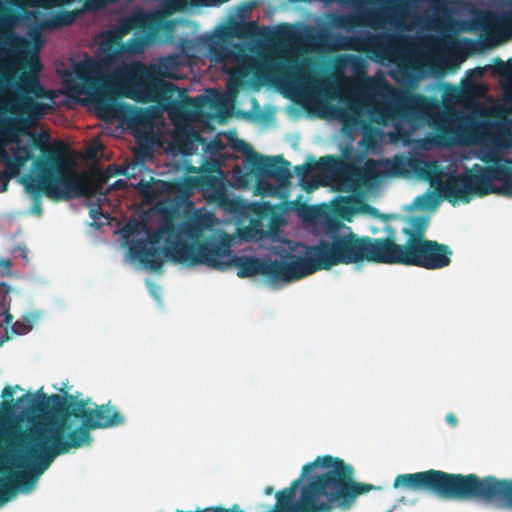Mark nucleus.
Instances as JSON below:
<instances>
[{
    "mask_svg": "<svg viewBox=\"0 0 512 512\" xmlns=\"http://www.w3.org/2000/svg\"><path fill=\"white\" fill-rule=\"evenodd\" d=\"M273 491H274V488L271 487V486H268V487L265 488L264 492H265L266 495H270V494L273 493Z\"/></svg>",
    "mask_w": 512,
    "mask_h": 512,
    "instance_id": "obj_55",
    "label": "nucleus"
},
{
    "mask_svg": "<svg viewBox=\"0 0 512 512\" xmlns=\"http://www.w3.org/2000/svg\"><path fill=\"white\" fill-rule=\"evenodd\" d=\"M0 266H2L3 268L9 269L11 267V261L9 259L1 260Z\"/></svg>",
    "mask_w": 512,
    "mask_h": 512,
    "instance_id": "obj_52",
    "label": "nucleus"
},
{
    "mask_svg": "<svg viewBox=\"0 0 512 512\" xmlns=\"http://www.w3.org/2000/svg\"><path fill=\"white\" fill-rule=\"evenodd\" d=\"M160 18L157 14L137 10L119 20L114 29L101 34L100 47L104 52L117 53L123 47V38L132 30H139L154 34L159 26Z\"/></svg>",
    "mask_w": 512,
    "mask_h": 512,
    "instance_id": "obj_13",
    "label": "nucleus"
},
{
    "mask_svg": "<svg viewBox=\"0 0 512 512\" xmlns=\"http://www.w3.org/2000/svg\"><path fill=\"white\" fill-rule=\"evenodd\" d=\"M412 171L416 173L420 178L428 180L432 186H435L439 194L443 197L440 192V184L444 181L440 180L442 175V169L435 161H425L418 158H414Z\"/></svg>",
    "mask_w": 512,
    "mask_h": 512,
    "instance_id": "obj_18",
    "label": "nucleus"
},
{
    "mask_svg": "<svg viewBox=\"0 0 512 512\" xmlns=\"http://www.w3.org/2000/svg\"><path fill=\"white\" fill-rule=\"evenodd\" d=\"M343 63L350 65L356 75L365 77L366 66L364 60L361 57L353 54L346 55L344 57Z\"/></svg>",
    "mask_w": 512,
    "mask_h": 512,
    "instance_id": "obj_36",
    "label": "nucleus"
},
{
    "mask_svg": "<svg viewBox=\"0 0 512 512\" xmlns=\"http://www.w3.org/2000/svg\"><path fill=\"white\" fill-rule=\"evenodd\" d=\"M471 86H472L474 89L478 88V85H477V84H475V83H471Z\"/></svg>",
    "mask_w": 512,
    "mask_h": 512,
    "instance_id": "obj_57",
    "label": "nucleus"
},
{
    "mask_svg": "<svg viewBox=\"0 0 512 512\" xmlns=\"http://www.w3.org/2000/svg\"><path fill=\"white\" fill-rule=\"evenodd\" d=\"M136 188L145 197L150 196L153 193L152 183L143 179L139 181V183L136 185Z\"/></svg>",
    "mask_w": 512,
    "mask_h": 512,
    "instance_id": "obj_39",
    "label": "nucleus"
},
{
    "mask_svg": "<svg viewBox=\"0 0 512 512\" xmlns=\"http://www.w3.org/2000/svg\"><path fill=\"white\" fill-rule=\"evenodd\" d=\"M25 404L22 414L1 435L0 461L5 464L0 478V506L17 491L30 492L55 457L91 443V430L117 427L124 415L111 401L93 404L75 400L66 393L47 396L42 389L26 393L17 400Z\"/></svg>",
    "mask_w": 512,
    "mask_h": 512,
    "instance_id": "obj_1",
    "label": "nucleus"
},
{
    "mask_svg": "<svg viewBox=\"0 0 512 512\" xmlns=\"http://www.w3.org/2000/svg\"><path fill=\"white\" fill-rule=\"evenodd\" d=\"M40 197L39 196L37 198V200L35 199L34 196H32V199H33V211L37 214V215H41L42 214V207H41V202H40Z\"/></svg>",
    "mask_w": 512,
    "mask_h": 512,
    "instance_id": "obj_48",
    "label": "nucleus"
},
{
    "mask_svg": "<svg viewBox=\"0 0 512 512\" xmlns=\"http://www.w3.org/2000/svg\"><path fill=\"white\" fill-rule=\"evenodd\" d=\"M409 223L410 227L402 229V234L406 236V241L404 244H398L396 242L395 229H387V235L384 238L390 257L428 240L425 237V233L428 227L427 218L424 216L412 217Z\"/></svg>",
    "mask_w": 512,
    "mask_h": 512,
    "instance_id": "obj_15",
    "label": "nucleus"
},
{
    "mask_svg": "<svg viewBox=\"0 0 512 512\" xmlns=\"http://www.w3.org/2000/svg\"><path fill=\"white\" fill-rule=\"evenodd\" d=\"M90 216L92 219L96 220V219H99L100 217H104L105 219H108L109 218V215L108 214H105L103 211H101L100 209H95V208H92L90 210Z\"/></svg>",
    "mask_w": 512,
    "mask_h": 512,
    "instance_id": "obj_45",
    "label": "nucleus"
},
{
    "mask_svg": "<svg viewBox=\"0 0 512 512\" xmlns=\"http://www.w3.org/2000/svg\"><path fill=\"white\" fill-rule=\"evenodd\" d=\"M414 158L396 155L384 162L386 173L389 176H407L412 171Z\"/></svg>",
    "mask_w": 512,
    "mask_h": 512,
    "instance_id": "obj_23",
    "label": "nucleus"
},
{
    "mask_svg": "<svg viewBox=\"0 0 512 512\" xmlns=\"http://www.w3.org/2000/svg\"><path fill=\"white\" fill-rule=\"evenodd\" d=\"M38 319L37 313H29L25 315L21 320H17L12 326V333L16 335L27 334L33 328V325Z\"/></svg>",
    "mask_w": 512,
    "mask_h": 512,
    "instance_id": "obj_30",
    "label": "nucleus"
},
{
    "mask_svg": "<svg viewBox=\"0 0 512 512\" xmlns=\"http://www.w3.org/2000/svg\"><path fill=\"white\" fill-rule=\"evenodd\" d=\"M77 16L76 11H59L48 19L47 26L51 28L68 26L75 22Z\"/></svg>",
    "mask_w": 512,
    "mask_h": 512,
    "instance_id": "obj_29",
    "label": "nucleus"
},
{
    "mask_svg": "<svg viewBox=\"0 0 512 512\" xmlns=\"http://www.w3.org/2000/svg\"><path fill=\"white\" fill-rule=\"evenodd\" d=\"M96 109L105 116H113L116 112V105L111 98L99 96L95 100Z\"/></svg>",
    "mask_w": 512,
    "mask_h": 512,
    "instance_id": "obj_32",
    "label": "nucleus"
},
{
    "mask_svg": "<svg viewBox=\"0 0 512 512\" xmlns=\"http://www.w3.org/2000/svg\"><path fill=\"white\" fill-rule=\"evenodd\" d=\"M185 92L184 91H179V95L182 96Z\"/></svg>",
    "mask_w": 512,
    "mask_h": 512,
    "instance_id": "obj_59",
    "label": "nucleus"
},
{
    "mask_svg": "<svg viewBox=\"0 0 512 512\" xmlns=\"http://www.w3.org/2000/svg\"><path fill=\"white\" fill-rule=\"evenodd\" d=\"M287 82L291 86H311L319 94L326 98H334L336 87L332 83L319 81L315 76L309 74L304 68L295 66L287 73Z\"/></svg>",
    "mask_w": 512,
    "mask_h": 512,
    "instance_id": "obj_17",
    "label": "nucleus"
},
{
    "mask_svg": "<svg viewBox=\"0 0 512 512\" xmlns=\"http://www.w3.org/2000/svg\"><path fill=\"white\" fill-rule=\"evenodd\" d=\"M207 182H209V183H211V184H212L213 182H215V179L210 178V179H208V180H207Z\"/></svg>",
    "mask_w": 512,
    "mask_h": 512,
    "instance_id": "obj_56",
    "label": "nucleus"
},
{
    "mask_svg": "<svg viewBox=\"0 0 512 512\" xmlns=\"http://www.w3.org/2000/svg\"><path fill=\"white\" fill-rule=\"evenodd\" d=\"M482 41L484 42V44L487 47H495L496 45H498L500 43L496 39V37L494 35H491V34L482 35Z\"/></svg>",
    "mask_w": 512,
    "mask_h": 512,
    "instance_id": "obj_43",
    "label": "nucleus"
},
{
    "mask_svg": "<svg viewBox=\"0 0 512 512\" xmlns=\"http://www.w3.org/2000/svg\"><path fill=\"white\" fill-rule=\"evenodd\" d=\"M202 244H189L181 238L173 224H165L148 233L146 239L131 243L129 251L144 266L156 271L164 264L163 256L174 263L196 266Z\"/></svg>",
    "mask_w": 512,
    "mask_h": 512,
    "instance_id": "obj_6",
    "label": "nucleus"
},
{
    "mask_svg": "<svg viewBox=\"0 0 512 512\" xmlns=\"http://www.w3.org/2000/svg\"><path fill=\"white\" fill-rule=\"evenodd\" d=\"M350 109L353 110V111L357 110L353 105L350 106Z\"/></svg>",
    "mask_w": 512,
    "mask_h": 512,
    "instance_id": "obj_58",
    "label": "nucleus"
},
{
    "mask_svg": "<svg viewBox=\"0 0 512 512\" xmlns=\"http://www.w3.org/2000/svg\"><path fill=\"white\" fill-rule=\"evenodd\" d=\"M126 186H127V184L124 180H116L114 183L110 184L108 187H105V185H103L102 189H99L98 183H96L95 190L98 194H100L102 196H106L109 192H111L113 190L124 189V188H126Z\"/></svg>",
    "mask_w": 512,
    "mask_h": 512,
    "instance_id": "obj_38",
    "label": "nucleus"
},
{
    "mask_svg": "<svg viewBox=\"0 0 512 512\" xmlns=\"http://www.w3.org/2000/svg\"><path fill=\"white\" fill-rule=\"evenodd\" d=\"M343 63L350 65L356 75L365 77L366 66L364 60L361 57L353 54L346 55L344 57Z\"/></svg>",
    "mask_w": 512,
    "mask_h": 512,
    "instance_id": "obj_35",
    "label": "nucleus"
},
{
    "mask_svg": "<svg viewBox=\"0 0 512 512\" xmlns=\"http://www.w3.org/2000/svg\"><path fill=\"white\" fill-rule=\"evenodd\" d=\"M131 51H139L143 48V39L142 38H133L131 39Z\"/></svg>",
    "mask_w": 512,
    "mask_h": 512,
    "instance_id": "obj_46",
    "label": "nucleus"
},
{
    "mask_svg": "<svg viewBox=\"0 0 512 512\" xmlns=\"http://www.w3.org/2000/svg\"><path fill=\"white\" fill-rule=\"evenodd\" d=\"M446 501H475L512 510V478L445 472Z\"/></svg>",
    "mask_w": 512,
    "mask_h": 512,
    "instance_id": "obj_7",
    "label": "nucleus"
},
{
    "mask_svg": "<svg viewBox=\"0 0 512 512\" xmlns=\"http://www.w3.org/2000/svg\"><path fill=\"white\" fill-rule=\"evenodd\" d=\"M244 165L262 177L276 180L281 186L290 183V163L282 156H264L252 153L244 158Z\"/></svg>",
    "mask_w": 512,
    "mask_h": 512,
    "instance_id": "obj_14",
    "label": "nucleus"
},
{
    "mask_svg": "<svg viewBox=\"0 0 512 512\" xmlns=\"http://www.w3.org/2000/svg\"><path fill=\"white\" fill-rule=\"evenodd\" d=\"M6 161H7V163L5 165V169L3 170V172H7L8 175L12 178L18 174L19 167L14 162H12L10 159L6 160Z\"/></svg>",
    "mask_w": 512,
    "mask_h": 512,
    "instance_id": "obj_41",
    "label": "nucleus"
},
{
    "mask_svg": "<svg viewBox=\"0 0 512 512\" xmlns=\"http://www.w3.org/2000/svg\"><path fill=\"white\" fill-rule=\"evenodd\" d=\"M128 169H129L128 167L120 168L116 165L108 166V168L104 172L100 173V175L98 176V179H97L98 188L102 189L103 185H105L110 178L115 177L117 175L130 176Z\"/></svg>",
    "mask_w": 512,
    "mask_h": 512,
    "instance_id": "obj_31",
    "label": "nucleus"
},
{
    "mask_svg": "<svg viewBox=\"0 0 512 512\" xmlns=\"http://www.w3.org/2000/svg\"><path fill=\"white\" fill-rule=\"evenodd\" d=\"M347 229V233L331 229L328 232L329 240L323 239L317 245L308 246L305 256H298L302 278L339 264H390L384 237L358 236L349 227Z\"/></svg>",
    "mask_w": 512,
    "mask_h": 512,
    "instance_id": "obj_2",
    "label": "nucleus"
},
{
    "mask_svg": "<svg viewBox=\"0 0 512 512\" xmlns=\"http://www.w3.org/2000/svg\"><path fill=\"white\" fill-rule=\"evenodd\" d=\"M453 251L435 240H426L390 257V264L438 270L450 265Z\"/></svg>",
    "mask_w": 512,
    "mask_h": 512,
    "instance_id": "obj_12",
    "label": "nucleus"
},
{
    "mask_svg": "<svg viewBox=\"0 0 512 512\" xmlns=\"http://www.w3.org/2000/svg\"><path fill=\"white\" fill-rule=\"evenodd\" d=\"M479 159L485 166L474 164L460 174H448L440 184L443 198L451 203H468L474 196L500 195V185H505L512 172V159L495 149L482 151Z\"/></svg>",
    "mask_w": 512,
    "mask_h": 512,
    "instance_id": "obj_4",
    "label": "nucleus"
},
{
    "mask_svg": "<svg viewBox=\"0 0 512 512\" xmlns=\"http://www.w3.org/2000/svg\"><path fill=\"white\" fill-rule=\"evenodd\" d=\"M503 5L512 7V0H499Z\"/></svg>",
    "mask_w": 512,
    "mask_h": 512,
    "instance_id": "obj_53",
    "label": "nucleus"
},
{
    "mask_svg": "<svg viewBox=\"0 0 512 512\" xmlns=\"http://www.w3.org/2000/svg\"><path fill=\"white\" fill-rule=\"evenodd\" d=\"M292 36H293V29L289 24L280 25L274 33L275 40H277L279 42L289 41L292 38Z\"/></svg>",
    "mask_w": 512,
    "mask_h": 512,
    "instance_id": "obj_37",
    "label": "nucleus"
},
{
    "mask_svg": "<svg viewBox=\"0 0 512 512\" xmlns=\"http://www.w3.org/2000/svg\"><path fill=\"white\" fill-rule=\"evenodd\" d=\"M403 36L396 34L364 33L354 36L338 35L334 41L337 50L367 53L378 60L393 61L401 53Z\"/></svg>",
    "mask_w": 512,
    "mask_h": 512,
    "instance_id": "obj_11",
    "label": "nucleus"
},
{
    "mask_svg": "<svg viewBox=\"0 0 512 512\" xmlns=\"http://www.w3.org/2000/svg\"><path fill=\"white\" fill-rule=\"evenodd\" d=\"M10 291L11 287L7 283L0 282V292L2 293V298L0 299V307L2 309V313H0V346L10 339L7 329V325L13 321V316L10 313L11 301L8 299Z\"/></svg>",
    "mask_w": 512,
    "mask_h": 512,
    "instance_id": "obj_20",
    "label": "nucleus"
},
{
    "mask_svg": "<svg viewBox=\"0 0 512 512\" xmlns=\"http://www.w3.org/2000/svg\"><path fill=\"white\" fill-rule=\"evenodd\" d=\"M446 421L452 427H455L457 425V423H458L457 418H456V416L453 413H449L446 416Z\"/></svg>",
    "mask_w": 512,
    "mask_h": 512,
    "instance_id": "obj_50",
    "label": "nucleus"
},
{
    "mask_svg": "<svg viewBox=\"0 0 512 512\" xmlns=\"http://www.w3.org/2000/svg\"><path fill=\"white\" fill-rule=\"evenodd\" d=\"M235 148L241 152H243L245 154V157L247 155H251L252 153H256L251 145H249L248 143H246L245 141L241 140V141H238V143L235 145Z\"/></svg>",
    "mask_w": 512,
    "mask_h": 512,
    "instance_id": "obj_40",
    "label": "nucleus"
},
{
    "mask_svg": "<svg viewBox=\"0 0 512 512\" xmlns=\"http://www.w3.org/2000/svg\"><path fill=\"white\" fill-rule=\"evenodd\" d=\"M468 73L472 77L480 78L483 76L484 70H483V68L478 67V68H474V69L470 70Z\"/></svg>",
    "mask_w": 512,
    "mask_h": 512,
    "instance_id": "obj_49",
    "label": "nucleus"
},
{
    "mask_svg": "<svg viewBox=\"0 0 512 512\" xmlns=\"http://www.w3.org/2000/svg\"><path fill=\"white\" fill-rule=\"evenodd\" d=\"M217 223V218L212 212L196 210L194 214L181 223L178 232L181 238L190 240L189 244H202L214 239H204L205 233L211 231Z\"/></svg>",
    "mask_w": 512,
    "mask_h": 512,
    "instance_id": "obj_16",
    "label": "nucleus"
},
{
    "mask_svg": "<svg viewBox=\"0 0 512 512\" xmlns=\"http://www.w3.org/2000/svg\"><path fill=\"white\" fill-rule=\"evenodd\" d=\"M64 158L53 151L47 159L37 160V176L25 183L26 191L35 199L41 195L59 201L83 194V183L77 173L64 167Z\"/></svg>",
    "mask_w": 512,
    "mask_h": 512,
    "instance_id": "obj_9",
    "label": "nucleus"
},
{
    "mask_svg": "<svg viewBox=\"0 0 512 512\" xmlns=\"http://www.w3.org/2000/svg\"><path fill=\"white\" fill-rule=\"evenodd\" d=\"M177 91L178 87L175 84L159 79L145 63L136 62L127 71L124 95L136 102H153L165 108L174 105L175 108L181 109L184 104L199 108L206 100L203 95L194 98L186 96L183 103H178L174 101Z\"/></svg>",
    "mask_w": 512,
    "mask_h": 512,
    "instance_id": "obj_8",
    "label": "nucleus"
},
{
    "mask_svg": "<svg viewBox=\"0 0 512 512\" xmlns=\"http://www.w3.org/2000/svg\"><path fill=\"white\" fill-rule=\"evenodd\" d=\"M11 46L18 57L0 65V110L9 106L36 115L40 104L33 97H46L40 81L43 65L38 51L31 50L30 42L20 36L13 38Z\"/></svg>",
    "mask_w": 512,
    "mask_h": 512,
    "instance_id": "obj_3",
    "label": "nucleus"
},
{
    "mask_svg": "<svg viewBox=\"0 0 512 512\" xmlns=\"http://www.w3.org/2000/svg\"><path fill=\"white\" fill-rule=\"evenodd\" d=\"M262 189L265 195H275L277 192V187L269 183L262 186Z\"/></svg>",
    "mask_w": 512,
    "mask_h": 512,
    "instance_id": "obj_47",
    "label": "nucleus"
},
{
    "mask_svg": "<svg viewBox=\"0 0 512 512\" xmlns=\"http://www.w3.org/2000/svg\"><path fill=\"white\" fill-rule=\"evenodd\" d=\"M428 200H433V198L431 195L425 194L417 197L416 203L421 207H428L430 206V204L427 203Z\"/></svg>",
    "mask_w": 512,
    "mask_h": 512,
    "instance_id": "obj_44",
    "label": "nucleus"
},
{
    "mask_svg": "<svg viewBox=\"0 0 512 512\" xmlns=\"http://www.w3.org/2000/svg\"><path fill=\"white\" fill-rule=\"evenodd\" d=\"M259 26L255 21H249L239 24L236 27V35L240 38H251L258 34Z\"/></svg>",
    "mask_w": 512,
    "mask_h": 512,
    "instance_id": "obj_33",
    "label": "nucleus"
},
{
    "mask_svg": "<svg viewBox=\"0 0 512 512\" xmlns=\"http://www.w3.org/2000/svg\"><path fill=\"white\" fill-rule=\"evenodd\" d=\"M363 89L380 97L391 98L396 102L401 117L410 120L429 116L437 106L433 98L394 88L381 74L378 77H365Z\"/></svg>",
    "mask_w": 512,
    "mask_h": 512,
    "instance_id": "obj_10",
    "label": "nucleus"
},
{
    "mask_svg": "<svg viewBox=\"0 0 512 512\" xmlns=\"http://www.w3.org/2000/svg\"><path fill=\"white\" fill-rule=\"evenodd\" d=\"M10 179L11 177L8 175L7 172H0V186L2 192H6L8 190Z\"/></svg>",
    "mask_w": 512,
    "mask_h": 512,
    "instance_id": "obj_42",
    "label": "nucleus"
},
{
    "mask_svg": "<svg viewBox=\"0 0 512 512\" xmlns=\"http://www.w3.org/2000/svg\"><path fill=\"white\" fill-rule=\"evenodd\" d=\"M200 249L197 265L219 271L235 267L240 278L263 275L273 282H291L302 278L298 256L289 255L286 261L237 256L232 254L229 244L223 241H206Z\"/></svg>",
    "mask_w": 512,
    "mask_h": 512,
    "instance_id": "obj_5",
    "label": "nucleus"
},
{
    "mask_svg": "<svg viewBox=\"0 0 512 512\" xmlns=\"http://www.w3.org/2000/svg\"><path fill=\"white\" fill-rule=\"evenodd\" d=\"M147 65L154 71L159 79H176L178 77L179 63L177 57L174 55L160 57L156 62Z\"/></svg>",
    "mask_w": 512,
    "mask_h": 512,
    "instance_id": "obj_22",
    "label": "nucleus"
},
{
    "mask_svg": "<svg viewBox=\"0 0 512 512\" xmlns=\"http://www.w3.org/2000/svg\"><path fill=\"white\" fill-rule=\"evenodd\" d=\"M135 226H136V224H135L134 226H131L130 224H128V225L126 226V228H125V231H126V232H129V233H132V232H134V230H135V229H134V227H135Z\"/></svg>",
    "mask_w": 512,
    "mask_h": 512,
    "instance_id": "obj_54",
    "label": "nucleus"
},
{
    "mask_svg": "<svg viewBox=\"0 0 512 512\" xmlns=\"http://www.w3.org/2000/svg\"><path fill=\"white\" fill-rule=\"evenodd\" d=\"M252 211L255 214L254 218H251L249 223V232L253 237L262 238L267 234V231L264 229L265 225L263 224V220L271 217L274 212V207L267 203H258L252 206Z\"/></svg>",
    "mask_w": 512,
    "mask_h": 512,
    "instance_id": "obj_19",
    "label": "nucleus"
},
{
    "mask_svg": "<svg viewBox=\"0 0 512 512\" xmlns=\"http://www.w3.org/2000/svg\"><path fill=\"white\" fill-rule=\"evenodd\" d=\"M331 160H333V157H331V156L321 157L318 162H313L312 164H302V165L295 166L294 172L297 176H299L301 178H305L312 169L319 168L320 166H322L323 164H325L326 162H329Z\"/></svg>",
    "mask_w": 512,
    "mask_h": 512,
    "instance_id": "obj_34",
    "label": "nucleus"
},
{
    "mask_svg": "<svg viewBox=\"0 0 512 512\" xmlns=\"http://www.w3.org/2000/svg\"><path fill=\"white\" fill-rule=\"evenodd\" d=\"M361 203V198L357 196H341L333 203L332 209L336 216L351 222L353 217L361 211Z\"/></svg>",
    "mask_w": 512,
    "mask_h": 512,
    "instance_id": "obj_21",
    "label": "nucleus"
},
{
    "mask_svg": "<svg viewBox=\"0 0 512 512\" xmlns=\"http://www.w3.org/2000/svg\"><path fill=\"white\" fill-rule=\"evenodd\" d=\"M387 99L389 102L376 104L371 112L372 119L379 124H385L388 120L401 117L400 111L396 108V102L391 98Z\"/></svg>",
    "mask_w": 512,
    "mask_h": 512,
    "instance_id": "obj_25",
    "label": "nucleus"
},
{
    "mask_svg": "<svg viewBox=\"0 0 512 512\" xmlns=\"http://www.w3.org/2000/svg\"><path fill=\"white\" fill-rule=\"evenodd\" d=\"M15 389H21L18 385L14 388L11 386H6L2 390V398L4 399L0 403V422L5 421L7 418L11 416L15 408V402L13 400V395Z\"/></svg>",
    "mask_w": 512,
    "mask_h": 512,
    "instance_id": "obj_27",
    "label": "nucleus"
},
{
    "mask_svg": "<svg viewBox=\"0 0 512 512\" xmlns=\"http://www.w3.org/2000/svg\"><path fill=\"white\" fill-rule=\"evenodd\" d=\"M493 73L499 76L504 92L512 96V58L507 62H497L493 67Z\"/></svg>",
    "mask_w": 512,
    "mask_h": 512,
    "instance_id": "obj_26",
    "label": "nucleus"
},
{
    "mask_svg": "<svg viewBox=\"0 0 512 512\" xmlns=\"http://www.w3.org/2000/svg\"><path fill=\"white\" fill-rule=\"evenodd\" d=\"M18 123L13 119H3L0 121V136L4 140H0V161L9 160V155L6 151V144L8 140L14 139L19 133Z\"/></svg>",
    "mask_w": 512,
    "mask_h": 512,
    "instance_id": "obj_24",
    "label": "nucleus"
},
{
    "mask_svg": "<svg viewBox=\"0 0 512 512\" xmlns=\"http://www.w3.org/2000/svg\"><path fill=\"white\" fill-rule=\"evenodd\" d=\"M95 69V64L91 60H85L75 64L74 73L83 84H94L93 74Z\"/></svg>",
    "mask_w": 512,
    "mask_h": 512,
    "instance_id": "obj_28",
    "label": "nucleus"
},
{
    "mask_svg": "<svg viewBox=\"0 0 512 512\" xmlns=\"http://www.w3.org/2000/svg\"><path fill=\"white\" fill-rule=\"evenodd\" d=\"M504 21L512 33V11L505 14Z\"/></svg>",
    "mask_w": 512,
    "mask_h": 512,
    "instance_id": "obj_51",
    "label": "nucleus"
}]
</instances>
